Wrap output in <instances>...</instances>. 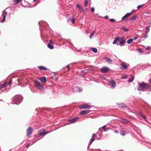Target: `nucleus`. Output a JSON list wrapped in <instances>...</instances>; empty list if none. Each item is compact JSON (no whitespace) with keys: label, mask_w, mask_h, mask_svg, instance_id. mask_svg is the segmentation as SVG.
<instances>
[{"label":"nucleus","mask_w":151,"mask_h":151,"mask_svg":"<svg viewBox=\"0 0 151 151\" xmlns=\"http://www.w3.org/2000/svg\"><path fill=\"white\" fill-rule=\"evenodd\" d=\"M137 90L139 91H144L149 89L150 86L147 84L142 82V83L139 82Z\"/></svg>","instance_id":"nucleus-1"},{"label":"nucleus","mask_w":151,"mask_h":151,"mask_svg":"<svg viewBox=\"0 0 151 151\" xmlns=\"http://www.w3.org/2000/svg\"><path fill=\"white\" fill-rule=\"evenodd\" d=\"M22 99V97L21 95H17L12 98V101L14 102V104H18L21 102Z\"/></svg>","instance_id":"nucleus-2"},{"label":"nucleus","mask_w":151,"mask_h":151,"mask_svg":"<svg viewBox=\"0 0 151 151\" xmlns=\"http://www.w3.org/2000/svg\"><path fill=\"white\" fill-rule=\"evenodd\" d=\"M118 42H119L117 43V45H120V46H122L124 45L126 43V40L124 37L120 38L119 37Z\"/></svg>","instance_id":"nucleus-3"},{"label":"nucleus","mask_w":151,"mask_h":151,"mask_svg":"<svg viewBox=\"0 0 151 151\" xmlns=\"http://www.w3.org/2000/svg\"><path fill=\"white\" fill-rule=\"evenodd\" d=\"M35 82L36 86L40 89L41 91H43L44 90V88L40 82L36 80L35 81Z\"/></svg>","instance_id":"nucleus-4"},{"label":"nucleus","mask_w":151,"mask_h":151,"mask_svg":"<svg viewBox=\"0 0 151 151\" xmlns=\"http://www.w3.org/2000/svg\"><path fill=\"white\" fill-rule=\"evenodd\" d=\"M79 107L81 109H89L91 108V106L87 104L79 105Z\"/></svg>","instance_id":"nucleus-5"},{"label":"nucleus","mask_w":151,"mask_h":151,"mask_svg":"<svg viewBox=\"0 0 151 151\" xmlns=\"http://www.w3.org/2000/svg\"><path fill=\"white\" fill-rule=\"evenodd\" d=\"M7 15V12L5 11L4 10L2 12V16L3 17V20L1 21V22H3L5 21L6 17Z\"/></svg>","instance_id":"nucleus-6"},{"label":"nucleus","mask_w":151,"mask_h":151,"mask_svg":"<svg viewBox=\"0 0 151 151\" xmlns=\"http://www.w3.org/2000/svg\"><path fill=\"white\" fill-rule=\"evenodd\" d=\"M27 137H29L31 134L32 132V127H29L27 129Z\"/></svg>","instance_id":"nucleus-7"},{"label":"nucleus","mask_w":151,"mask_h":151,"mask_svg":"<svg viewBox=\"0 0 151 151\" xmlns=\"http://www.w3.org/2000/svg\"><path fill=\"white\" fill-rule=\"evenodd\" d=\"M11 81L6 82L4 84H0V89L1 88L6 87L7 85H9L11 84Z\"/></svg>","instance_id":"nucleus-8"},{"label":"nucleus","mask_w":151,"mask_h":151,"mask_svg":"<svg viewBox=\"0 0 151 151\" xmlns=\"http://www.w3.org/2000/svg\"><path fill=\"white\" fill-rule=\"evenodd\" d=\"M109 84L112 88H114L116 86V84L115 81L114 80H111L110 81Z\"/></svg>","instance_id":"nucleus-9"},{"label":"nucleus","mask_w":151,"mask_h":151,"mask_svg":"<svg viewBox=\"0 0 151 151\" xmlns=\"http://www.w3.org/2000/svg\"><path fill=\"white\" fill-rule=\"evenodd\" d=\"M38 79L43 83L46 82L47 81L45 77H39Z\"/></svg>","instance_id":"nucleus-10"},{"label":"nucleus","mask_w":151,"mask_h":151,"mask_svg":"<svg viewBox=\"0 0 151 151\" xmlns=\"http://www.w3.org/2000/svg\"><path fill=\"white\" fill-rule=\"evenodd\" d=\"M109 70V68L106 67H104L101 69V71L103 73H106Z\"/></svg>","instance_id":"nucleus-11"},{"label":"nucleus","mask_w":151,"mask_h":151,"mask_svg":"<svg viewBox=\"0 0 151 151\" xmlns=\"http://www.w3.org/2000/svg\"><path fill=\"white\" fill-rule=\"evenodd\" d=\"M90 111L89 110H83L80 112V114L82 115H83L89 113Z\"/></svg>","instance_id":"nucleus-12"},{"label":"nucleus","mask_w":151,"mask_h":151,"mask_svg":"<svg viewBox=\"0 0 151 151\" xmlns=\"http://www.w3.org/2000/svg\"><path fill=\"white\" fill-rule=\"evenodd\" d=\"M79 118L78 117H76L74 119L69 120L68 121L70 122L71 123H74L76 122L77 120Z\"/></svg>","instance_id":"nucleus-13"},{"label":"nucleus","mask_w":151,"mask_h":151,"mask_svg":"<svg viewBox=\"0 0 151 151\" xmlns=\"http://www.w3.org/2000/svg\"><path fill=\"white\" fill-rule=\"evenodd\" d=\"M131 15V13H127L124 16H123L121 20L123 21L126 19L129 16H130Z\"/></svg>","instance_id":"nucleus-14"},{"label":"nucleus","mask_w":151,"mask_h":151,"mask_svg":"<svg viewBox=\"0 0 151 151\" xmlns=\"http://www.w3.org/2000/svg\"><path fill=\"white\" fill-rule=\"evenodd\" d=\"M104 59L106 60V61L109 63H112V60L109 58L106 57H104Z\"/></svg>","instance_id":"nucleus-15"},{"label":"nucleus","mask_w":151,"mask_h":151,"mask_svg":"<svg viewBox=\"0 0 151 151\" xmlns=\"http://www.w3.org/2000/svg\"><path fill=\"white\" fill-rule=\"evenodd\" d=\"M121 66L123 68L122 69L123 70H125L127 68V65L124 63H122L121 64Z\"/></svg>","instance_id":"nucleus-16"},{"label":"nucleus","mask_w":151,"mask_h":151,"mask_svg":"<svg viewBox=\"0 0 151 151\" xmlns=\"http://www.w3.org/2000/svg\"><path fill=\"white\" fill-rule=\"evenodd\" d=\"M77 7L78 8V9L81 12H84V10L82 8V7L79 5L77 4L76 5Z\"/></svg>","instance_id":"nucleus-17"},{"label":"nucleus","mask_w":151,"mask_h":151,"mask_svg":"<svg viewBox=\"0 0 151 151\" xmlns=\"http://www.w3.org/2000/svg\"><path fill=\"white\" fill-rule=\"evenodd\" d=\"M134 78L133 76L131 75V78L128 80V82H132L134 80Z\"/></svg>","instance_id":"nucleus-18"},{"label":"nucleus","mask_w":151,"mask_h":151,"mask_svg":"<svg viewBox=\"0 0 151 151\" xmlns=\"http://www.w3.org/2000/svg\"><path fill=\"white\" fill-rule=\"evenodd\" d=\"M118 39L119 37H117L115 38L113 42V44H115L116 43L117 41L118 42Z\"/></svg>","instance_id":"nucleus-19"},{"label":"nucleus","mask_w":151,"mask_h":151,"mask_svg":"<svg viewBox=\"0 0 151 151\" xmlns=\"http://www.w3.org/2000/svg\"><path fill=\"white\" fill-rule=\"evenodd\" d=\"M150 27H146V31L145 33L146 34H147V33L149 32L150 29Z\"/></svg>","instance_id":"nucleus-20"},{"label":"nucleus","mask_w":151,"mask_h":151,"mask_svg":"<svg viewBox=\"0 0 151 151\" xmlns=\"http://www.w3.org/2000/svg\"><path fill=\"white\" fill-rule=\"evenodd\" d=\"M39 68L42 70H47V68L45 67L42 66H39Z\"/></svg>","instance_id":"nucleus-21"},{"label":"nucleus","mask_w":151,"mask_h":151,"mask_svg":"<svg viewBox=\"0 0 151 151\" xmlns=\"http://www.w3.org/2000/svg\"><path fill=\"white\" fill-rule=\"evenodd\" d=\"M133 40L132 39H130L128 40L127 41V43L128 44H130L133 41Z\"/></svg>","instance_id":"nucleus-22"},{"label":"nucleus","mask_w":151,"mask_h":151,"mask_svg":"<svg viewBox=\"0 0 151 151\" xmlns=\"http://www.w3.org/2000/svg\"><path fill=\"white\" fill-rule=\"evenodd\" d=\"M49 132H40L39 134L40 135H45L47 134Z\"/></svg>","instance_id":"nucleus-23"},{"label":"nucleus","mask_w":151,"mask_h":151,"mask_svg":"<svg viewBox=\"0 0 151 151\" xmlns=\"http://www.w3.org/2000/svg\"><path fill=\"white\" fill-rule=\"evenodd\" d=\"M91 50L94 53H97V49L94 47L92 48L91 49Z\"/></svg>","instance_id":"nucleus-24"},{"label":"nucleus","mask_w":151,"mask_h":151,"mask_svg":"<svg viewBox=\"0 0 151 151\" xmlns=\"http://www.w3.org/2000/svg\"><path fill=\"white\" fill-rule=\"evenodd\" d=\"M48 47L51 49H52L53 48V47L50 44H48L47 45Z\"/></svg>","instance_id":"nucleus-25"},{"label":"nucleus","mask_w":151,"mask_h":151,"mask_svg":"<svg viewBox=\"0 0 151 151\" xmlns=\"http://www.w3.org/2000/svg\"><path fill=\"white\" fill-rule=\"evenodd\" d=\"M95 33V31H94L92 33H91L90 34V36H89V38L90 39H91L92 37L93 36Z\"/></svg>","instance_id":"nucleus-26"},{"label":"nucleus","mask_w":151,"mask_h":151,"mask_svg":"<svg viewBox=\"0 0 151 151\" xmlns=\"http://www.w3.org/2000/svg\"><path fill=\"white\" fill-rule=\"evenodd\" d=\"M121 28L125 32H127L129 30L128 29L125 28L124 27H122Z\"/></svg>","instance_id":"nucleus-27"},{"label":"nucleus","mask_w":151,"mask_h":151,"mask_svg":"<svg viewBox=\"0 0 151 151\" xmlns=\"http://www.w3.org/2000/svg\"><path fill=\"white\" fill-rule=\"evenodd\" d=\"M120 134L121 135L124 136L126 135L125 132L124 131H121L120 132Z\"/></svg>","instance_id":"nucleus-28"},{"label":"nucleus","mask_w":151,"mask_h":151,"mask_svg":"<svg viewBox=\"0 0 151 151\" xmlns=\"http://www.w3.org/2000/svg\"><path fill=\"white\" fill-rule=\"evenodd\" d=\"M140 115L145 120L146 119V117L145 116H144L142 113H140Z\"/></svg>","instance_id":"nucleus-29"},{"label":"nucleus","mask_w":151,"mask_h":151,"mask_svg":"<svg viewBox=\"0 0 151 151\" xmlns=\"http://www.w3.org/2000/svg\"><path fill=\"white\" fill-rule=\"evenodd\" d=\"M106 125H104L103 127H102V128L104 129V131L105 132L107 131L109 129L108 128H106L105 127Z\"/></svg>","instance_id":"nucleus-30"},{"label":"nucleus","mask_w":151,"mask_h":151,"mask_svg":"<svg viewBox=\"0 0 151 151\" xmlns=\"http://www.w3.org/2000/svg\"><path fill=\"white\" fill-rule=\"evenodd\" d=\"M21 1L22 0H13V1L15 4H17Z\"/></svg>","instance_id":"nucleus-31"},{"label":"nucleus","mask_w":151,"mask_h":151,"mask_svg":"<svg viewBox=\"0 0 151 151\" xmlns=\"http://www.w3.org/2000/svg\"><path fill=\"white\" fill-rule=\"evenodd\" d=\"M88 4V0H85L84 3V4L86 7H87Z\"/></svg>","instance_id":"nucleus-32"},{"label":"nucleus","mask_w":151,"mask_h":151,"mask_svg":"<svg viewBox=\"0 0 151 151\" xmlns=\"http://www.w3.org/2000/svg\"><path fill=\"white\" fill-rule=\"evenodd\" d=\"M137 50L139 51V52L140 53H142L144 52L141 49L139 48L137 49Z\"/></svg>","instance_id":"nucleus-33"},{"label":"nucleus","mask_w":151,"mask_h":151,"mask_svg":"<svg viewBox=\"0 0 151 151\" xmlns=\"http://www.w3.org/2000/svg\"><path fill=\"white\" fill-rule=\"evenodd\" d=\"M95 139H94L92 138L90 140V145H91L92 143L95 140Z\"/></svg>","instance_id":"nucleus-34"},{"label":"nucleus","mask_w":151,"mask_h":151,"mask_svg":"<svg viewBox=\"0 0 151 151\" xmlns=\"http://www.w3.org/2000/svg\"><path fill=\"white\" fill-rule=\"evenodd\" d=\"M128 76L127 75H123L121 77V78L122 79H126L127 78Z\"/></svg>","instance_id":"nucleus-35"},{"label":"nucleus","mask_w":151,"mask_h":151,"mask_svg":"<svg viewBox=\"0 0 151 151\" xmlns=\"http://www.w3.org/2000/svg\"><path fill=\"white\" fill-rule=\"evenodd\" d=\"M136 19V16H133L130 19V20L131 21L134 20Z\"/></svg>","instance_id":"nucleus-36"},{"label":"nucleus","mask_w":151,"mask_h":151,"mask_svg":"<svg viewBox=\"0 0 151 151\" xmlns=\"http://www.w3.org/2000/svg\"><path fill=\"white\" fill-rule=\"evenodd\" d=\"M122 123L124 124H126L128 122V121L127 120H126L124 119H123L122 120Z\"/></svg>","instance_id":"nucleus-37"},{"label":"nucleus","mask_w":151,"mask_h":151,"mask_svg":"<svg viewBox=\"0 0 151 151\" xmlns=\"http://www.w3.org/2000/svg\"><path fill=\"white\" fill-rule=\"evenodd\" d=\"M120 106H119V107H121L124 108L126 106V105L124 104H120Z\"/></svg>","instance_id":"nucleus-38"},{"label":"nucleus","mask_w":151,"mask_h":151,"mask_svg":"<svg viewBox=\"0 0 151 151\" xmlns=\"http://www.w3.org/2000/svg\"><path fill=\"white\" fill-rule=\"evenodd\" d=\"M144 5V4H143L139 5L137 6V9H139L141 8Z\"/></svg>","instance_id":"nucleus-39"},{"label":"nucleus","mask_w":151,"mask_h":151,"mask_svg":"<svg viewBox=\"0 0 151 151\" xmlns=\"http://www.w3.org/2000/svg\"><path fill=\"white\" fill-rule=\"evenodd\" d=\"M109 20L111 22H114L116 21V20L114 19H109Z\"/></svg>","instance_id":"nucleus-40"},{"label":"nucleus","mask_w":151,"mask_h":151,"mask_svg":"<svg viewBox=\"0 0 151 151\" xmlns=\"http://www.w3.org/2000/svg\"><path fill=\"white\" fill-rule=\"evenodd\" d=\"M96 137V134H93L92 137V138L94 139H95Z\"/></svg>","instance_id":"nucleus-41"},{"label":"nucleus","mask_w":151,"mask_h":151,"mask_svg":"<svg viewBox=\"0 0 151 151\" xmlns=\"http://www.w3.org/2000/svg\"><path fill=\"white\" fill-rule=\"evenodd\" d=\"M148 37V35H147V34H146V33L144 35V36L143 37L144 38H147V37Z\"/></svg>","instance_id":"nucleus-42"},{"label":"nucleus","mask_w":151,"mask_h":151,"mask_svg":"<svg viewBox=\"0 0 151 151\" xmlns=\"http://www.w3.org/2000/svg\"><path fill=\"white\" fill-rule=\"evenodd\" d=\"M91 11L92 12H94V9L93 7H92L91 8Z\"/></svg>","instance_id":"nucleus-43"},{"label":"nucleus","mask_w":151,"mask_h":151,"mask_svg":"<svg viewBox=\"0 0 151 151\" xmlns=\"http://www.w3.org/2000/svg\"><path fill=\"white\" fill-rule=\"evenodd\" d=\"M150 48V47L149 46H147V48H146V50H148Z\"/></svg>","instance_id":"nucleus-44"},{"label":"nucleus","mask_w":151,"mask_h":151,"mask_svg":"<svg viewBox=\"0 0 151 151\" xmlns=\"http://www.w3.org/2000/svg\"><path fill=\"white\" fill-rule=\"evenodd\" d=\"M109 18V17L107 16H106L104 17V18L106 19H108Z\"/></svg>","instance_id":"nucleus-45"},{"label":"nucleus","mask_w":151,"mask_h":151,"mask_svg":"<svg viewBox=\"0 0 151 151\" xmlns=\"http://www.w3.org/2000/svg\"><path fill=\"white\" fill-rule=\"evenodd\" d=\"M114 132L115 133H118L119 132L117 130H116L114 131Z\"/></svg>","instance_id":"nucleus-46"},{"label":"nucleus","mask_w":151,"mask_h":151,"mask_svg":"<svg viewBox=\"0 0 151 151\" xmlns=\"http://www.w3.org/2000/svg\"><path fill=\"white\" fill-rule=\"evenodd\" d=\"M72 22L73 23L74 22H75V20L74 19H73L72 20Z\"/></svg>","instance_id":"nucleus-47"},{"label":"nucleus","mask_w":151,"mask_h":151,"mask_svg":"<svg viewBox=\"0 0 151 151\" xmlns=\"http://www.w3.org/2000/svg\"><path fill=\"white\" fill-rule=\"evenodd\" d=\"M67 68L68 69V70H69V69H70V68H69V65H68L67 66Z\"/></svg>","instance_id":"nucleus-48"},{"label":"nucleus","mask_w":151,"mask_h":151,"mask_svg":"<svg viewBox=\"0 0 151 151\" xmlns=\"http://www.w3.org/2000/svg\"><path fill=\"white\" fill-rule=\"evenodd\" d=\"M138 38L137 37V36L135 37L134 38V40H136Z\"/></svg>","instance_id":"nucleus-49"},{"label":"nucleus","mask_w":151,"mask_h":151,"mask_svg":"<svg viewBox=\"0 0 151 151\" xmlns=\"http://www.w3.org/2000/svg\"><path fill=\"white\" fill-rule=\"evenodd\" d=\"M134 10H132V12H130V13H131V14L132 13H133V12H134Z\"/></svg>","instance_id":"nucleus-50"},{"label":"nucleus","mask_w":151,"mask_h":151,"mask_svg":"<svg viewBox=\"0 0 151 151\" xmlns=\"http://www.w3.org/2000/svg\"><path fill=\"white\" fill-rule=\"evenodd\" d=\"M52 40H50V43L52 44Z\"/></svg>","instance_id":"nucleus-51"},{"label":"nucleus","mask_w":151,"mask_h":151,"mask_svg":"<svg viewBox=\"0 0 151 151\" xmlns=\"http://www.w3.org/2000/svg\"><path fill=\"white\" fill-rule=\"evenodd\" d=\"M101 78L102 79H105V78L104 77H101Z\"/></svg>","instance_id":"nucleus-52"},{"label":"nucleus","mask_w":151,"mask_h":151,"mask_svg":"<svg viewBox=\"0 0 151 151\" xmlns=\"http://www.w3.org/2000/svg\"><path fill=\"white\" fill-rule=\"evenodd\" d=\"M29 146V145H27V147H28Z\"/></svg>","instance_id":"nucleus-53"},{"label":"nucleus","mask_w":151,"mask_h":151,"mask_svg":"<svg viewBox=\"0 0 151 151\" xmlns=\"http://www.w3.org/2000/svg\"><path fill=\"white\" fill-rule=\"evenodd\" d=\"M18 82H19V80H18Z\"/></svg>","instance_id":"nucleus-54"},{"label":"nucleus","mask_w":151,"mask_h":151,"mask_svg":"<svg viewBox=\"0 0 151 151\" xmlns=\"http://www.w3.org/2000/svg\"><path fill=\"white\" fill-rule=\"evenodd\" d=\"M34 1H36V0H34Z\"/></svg>","instance_id":"nucleus-55"}]
</instances>
